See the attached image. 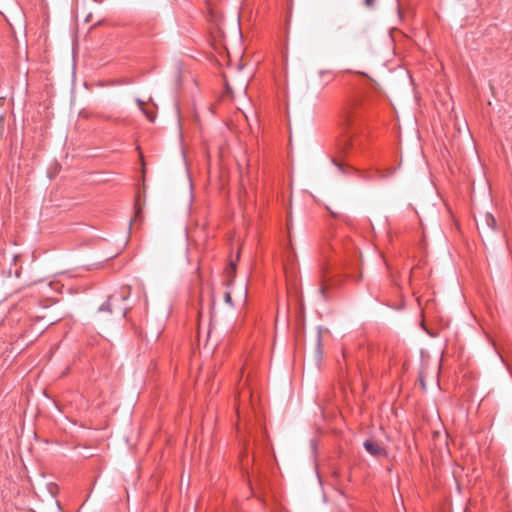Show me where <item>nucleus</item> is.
Returning <instances> with one entry per match:
<instances>
[{
  "mask_svg": "<svg viewBox=\"0 0 512 512\" xmlns=\"http://www.w3.org/2000/svg\"><path fill=\"white\" fill-rule=\"evenodd\" d=\"M117 300V297L116 296H112L110 297L104 304L101 305L100 307V311H109V312H113V309H112V302L116 301Z\"/></svg>",
  "mask_w": 512,
  "mask_h": 512,
  "instance_id": "obj_5",
  "label": "nucleus"
},
{
  "mask_svg": "<svg viewBox=\"0 0 512 512\" xmlns=\"http://www.w3.org/2000/svg\"><path fill=\"white\" fill-rule=\"evenodd\" d=\"M353 125L352 112L347 108L345 109L340 117V127L342 130V136L337 144V152L339 155L347 154L352 148V138L354 132L350 131V127Z\"/></svg>",
  "mask_w": 512,
  "mask_h": 512,
  "instance_id": "obj_1",
  "label": "nucleus"
},
{
  "mask_svg": "<svg viewBox=\"0 0 512 512\" xmlns=\"http://www.w3.org/2000/svg\"><path fill=\"white\" fill-rule=\"evenodd\" d=\"M320 78L322 79L323 85H327L332 82L335 78V74L332 71H321L319 73Z\"/></svg>",
  "mask_w": 512,
  "mask_h": 512,
  "instance_id": "obj_3",
  "label": "nucleus"
},
{
  "mask_svg": "<svg viewBox=\"0 0 512 512\" xmlns=\"http://www.w3.org/2000/svg\"><path fill=\"white\" fill-rule=\"evenodd\" d=\"M364 448L371 456L374 457H386L388 455L387 450L383 446L371 439L364 442Z\"/></svg>",
  "mask_w": 512,
  "mask_h": 512,
  "instance_id": "obj_2",
  "label": "nucleus"
},
{
  "mask_svg": "<svg viewBox=\"0 0 512 512\" xmlns=\"http://www.w3.org/2000/svg\"><path fill=\"white\" fill-rule=\"evenodd\" d=\"M246 297H247V287L244 288L243 299L246 300Z\"/></svg>",
  "mask_w": 512,
  "mask_h": 512,
  "instance_id": "obj_10",
  "label": "nucleus"
},
{
  "mask_svg": "<svg viewBox=\"0 0 512 512\" xmlns=\"http://www.w3.org/2000/svg\"><path fill=\"white\" fill-rule=\"evenodd\" d=\"M236 270V264L235 263H230V266L227 268L226 272L228 275L230 274H233Z\"/></svg>",
  "mask_w": 512,
  "mask_h": 512,
  "instance_id": "obj_7",
  "label": "nucleus"
},
{
  "mask_svg": "<svg viewBox=\"0 0 512 512\" xmlns=\"http://www.w3.org/2000/svg\"><path fill=\"white\" fill-rule=\"evenodd\" d=\"M120 299L123 301V300H125V299H126V296L121 295V296H120Z\"/></svg>",
  "mask_w": 512,
  "mask_h": 512,
  "instance_id": "obj_12",
  "label": "nucleus"
},
{
  "mask_svg": "<svg viewBox=\"0 0 512 512\" xmlns=\"http://www.w3.org/2000/svg\"><path fill=\"white\" fill-rule=\"evenodd\" d=\"M376 0H365V5L367 7H373Z\"/></svg>",
  "mask_w": 512,
  "mask_h": 512,
  "instance_id": "obj_8",
  "label": "nucleus"
},
{
  "mask_svg": "<svg viewBox=\"0 0 512 512\" xmlns=\"http://www.w3.org/2000/svg\"><path fill=\"white\" fill-rule=\"evenodd\" d=\"M119 312H120L123 316H125V315H126V309H125V308H121V309L119 310Z\"/></svg>",
  "mask_w": 512,
  "mask_h": 512,
  "instance_id": "obj_9",
  "label": "nucleus"
},
{
  "mask_svg": "<svg viewBox=\"0 0 512 512\" xmlns=\"http://www.w3.org/2000/svg\"><path fill=\"white\" fill-rule=\"evenodd\" d=\"M136 103L139 107V109L141 110V112L150 120V121H154V118H155V115L152 113V112H148L146 109H145V102L142 101L141 99H136Z\"/></svg>",
  "mask_w": 512,
  "mask_h": 512,
  "instance_id": "obj_4",
  "label": "nucleus"
},
{
  "mask_svg": "<svg viewBox=\"0 0 512 512\" xmlns=\"http://www.w3.org/2000/svg\"><path fill=\"white\" fill-rule=\"evenodd\" d=\"M224 299H225V302L232 306V297H231V293L229 291L225 292V295H224Z\"/></svg>",
  "mask_w": 512,
  "mask_h": 512,
  "instance_id": "obj_6",
  "label": "nucleus"
},
{
  "mask_svg": "<svg viewBox=\"0 0 512 512\" xmlns=\"http://www.w3.org/2000/svg\"><path fill=\"white\" fill-rule=\"evenodd\" d=\"M333 161H334V163L339 167V169H340V170H342V166H341V164H340V163H338L335 159H334Z\"/></svg>",
  "mask_w": 512,
  "mask_h": 512,
  "instance_id": "obj_11",
  "label": "nucleus"
}]
</instances>
